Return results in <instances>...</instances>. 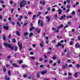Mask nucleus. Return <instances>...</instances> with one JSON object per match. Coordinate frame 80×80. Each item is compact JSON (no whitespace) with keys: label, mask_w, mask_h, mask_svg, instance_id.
Returning a JSON list of instances; mask_svg holds the SVG:
<instances>
[{"label":"nucleus","mask_w":80,"mask_h":80,"mask_svg":"<svg viewBox=\"0 0 80 80\" xmlns=\"http://www.w3.org/2000/svg\"><path fill=\"white\" fill-rule=\"evenodd\" d=\"M4 46H6V47H8V48H10L11 50H15V51H16L17 50V48H18V47L17 46L13 47L12 46V45L8 43H5L4 44Z\"/></svg>","instance_id":"f257e3e1"},{"label":"nucleus","mask_w":80,"mask_h":80,"mask_svg":"<svg viewBox=\"0 0 80 80\" xmlns=\"http://www.w3.org/2000/svg\"><path fill=\"white\" fill-rule=\"evenodd\" d=\"M27 3V2L25 1H21L20 3V7L21 8H22L23 7H24V6H25Z\"/></svg>","instance_id":"f03ea898"},{"label":"nucleus","mask_w":80,"mask_h":80,"mask_svg":"<svg viewBox=\"0 0 80 80\" xmlns=\"http://www.w3.org/2000/svg\"><path fill=\"white\" fill-rule=\"evenodd\" d=\"M18 45L19 48V49L21 50L22 49V44H20V42H18Z\"/></svg>","instance_id":"7ed1b4c3"},{"label":"nucleus","mask_w":80,"mask_h":80,"mask_svg":"<svg viewBox=\"0 0 80 80\" xmlns=\"http://www.w3.org/2000/svg\"><path fill=\"white\" fill-rule=\"evenodd\" d=\"M75 48H78L80 47V44H78V42H77L75 45Z\"/></svg>","instance_id":"20e7f679"},{"label":"nucleus","mask_w":80,"mask_h":80,"mask_svg":"<svg viewBox=\"0 0 80 80\" xmlns=\"http://www.w3.org/2000/svg\"><path fill=\"white\" fill-rule=\"evenodd\" d=\"M5 25H4L3 27L4 29L6 30H8L9 29V27L8 26H5Z\"/></svg>","instance_id":"39448f33"},{"label":"nucleus","mask_w":80,"mask_h":80,"mask_svg":"<svg viewBox=\"0 0 80 80\" xmlns=\"http://www.w3.org/2000/svg\"><path fill=\"white\" fill-rule=\"evenodd\" d=\"M40 73L42 75H43V74H45V73H47V71L44 70L43 72H41Z\"/></svg>","instance_id":"423d86ee"},{"label":"nucleus","mask_w":80,"mask_h":80,"mask_svg":"<svg viewBox=\"0 0 80 80\" xmlns=\"http://www.w3.org/2000/svg\"><path fill=\"white\" fill-rule=\"evenodd\" d=\"M46 19H48V20L47 21V22H50V18L48 16H47L46 17Z\"/></svg>","instance_id":"0eeeda50"},{"label":"nucleus","mask_w":80,"mask_h":80,"mask_svg":"<svg viewBox=\"0 0 80 80\" xmlns=\"http://www.w3.org/2000/svg\"><path fill=\"white\" fill-rule=\"evenodd\" d=\"M58 14L59 15L60 14H62V12H63V11H62V10H61V9H60L59 8L58 10Z\"/></svg>","instance_id":"6e6552de"},{"label":"nucleus","mask_w":80,"mask_h":80,"mask_svg":"<svg viewBox=\"0 0 80 80\" xmlns=\"http://www.w3.org/2000/svg\"><path fill=\"white\" fill-rule=\"evenodd\" d=\"M59 46L61 47V46H62V44L59 42H58V44L56 45V47H58Z\"/></svg>","instance_id":"1a4fd4ad"},{"label":"nucleus","mask_w":80,"mask_h":80,"mask_svg":"<svg viewBox=\"0 0 80 80\" xmlns=\"http://www.w3.org/2000/svg\"><path fill=\"white\" fill-rule=\"evenodd\" d=\"M5 79L6 80H10V78H9V77L7 75L5 76Z\"/></svg>","instance_id":"9d476101"},{"label":"nucleus","mask_w":80,"mask_h":80,"mask_svg":"<svg viewBox=\"0 0 80 80\" xmlns=\"http://www.w3.org/2000/svg\"><path fill=\"white\" fill-rule=\"evenodd\" d=\"M36 77L37 78H40V73L39 72H37L36 74Z\"/></svg>","instance_id":"9b49d317"},{"label":"nucleus","mask_w":80,"mask_h":80,"mask_svg":"<svg viewBox=\"0 0 80 80\" xmlns=\"http://www.w3.org/2000/svg\"><path fill=\"white\" fill-rule=\"evenodd\" d=\"M2 38L3 40H4V41H6V40H7V39L6 38L5 35L4 34H3Z\"/></svg>","instance_id":"f8f14e48"},{"label":"nucleus","mask_w":80,"mask_h":80,"mask_svg":"<svg viewBox=\"0 0 80 80\" xmlns=\"http://www.w3.org/2000/svg\"><path fill=\"white\" fill-rule=\"evenodd\" d=\"M13 66H14L15 67H19V66L17 65V64L14 63L12 64Z\"/></svg>","instance_id":"ddd939ff"},{"label":"nucleus","mask_w":80,"mask_h":80,"mask_svg":"<svg viewBox=\"0 0 80 80\" xmlns=\"http://www.w3.org/2000/svg\"><path fill=\"white\" fill-rule=\"evenodd\" d=\"M34 29H35V28L33 27H32L29 29V31L30 32H32V30H33Z\"/></svg>","instance_id":"4468645a"},{"label":"nucleus","mask_w":80,"mask_h":80,"mask_svg":"<svg viewBox=\"0 0 80 80\" xmlns=\"http://www.w3.org/2000/svg\"><path fill=\"white\" fill-rule=\"evenodd\" d=\"M16 34L17 35H18V36H19V37L20 36V32H19V31H17Z\"/></svg>","instance_id":"2eb2a0df"},{"label":"nucleus","mask_w":80,"mask_h":80,"mask_svg":"<svg viewBox=\"0 0 80 80\" xmlns=\"http://www.w3.org/2000/svg\"><path fill=\"white\" fill-rule=\"evenodd\" d=\"M40 25L41 27H43V22H41L39 24Z\"/></svg>","instance_id":"dca6fc26"},{"label":"nucleus","mask_w":80,"mask_h":80,"mask_svg":"<svg viewBox=\"0 0 80 80\" xmlns=\"http://www.w3.org/2000/svg\"><path fill=\"white\" fill-rule=\"evenodd\" d=\"M8 75L9 76H10L11 75V72H10V71H8Z\"/></svg>","instance_id":"f3484780"},{"label":"nucleus","mask_w":80,"mask_h":80,"mask_svg":"<svg viewBox=\"0 0 80 80\" xmlns=\"http://www.w3.org/2000/svg\"><path fill=\"white\" fill-rule=\"evenodd\" d=\"M74 77H76V78H77V77H78V75H77V73H76L74 74Z\"/></svg>","instance_id":"a211bd4d"},{"label":"nucleus","mask_w":80,"mask_h":80,"mask_svg":"<svg viewBox=\"0 0 80 80\" xmlns=\"http://www.w3.org/2000/svg\"><path fill=\"white\" fill-rule=\"evenodd\" d=\"M64 17V18H66V15H65V14H63V16H62L61 17V18H62V19H63Z\"/></svg>","instance_id":"6ab92c4d"},{"label":"nucleus","mask_w":80,"mask_h":80,"mask_svg":"<svg viewBox=\"0 0 80 80\" xmlns=\"http://www.w3.org/2000/svg\"><path fill=\"white\" fill-rule=\"evenodd\" d=\"M33 35V34L32 32H31L30 34L29 35V37H31L32 36V35Z\"/></svg>","instance_id":"aec40b11"},{"label":"nucleus","mask_w":80,"mask_h":80,"mask_svg":"<svg viewBox=\"0 0 80 80\" xmlns=\"http://www.w3.org/2000/svg\"><path fill=\"white\" fill-rule=\"evenodd\" d=\"M41 13H42V12H38V14L37 16V17H38L41 14Z\"/></svg>","instance_id":"412c9836"},{"label":"nucleus","mask_w":80,"mask_h":80,"mask_svg":"<svg viewBox=\"0 0 80 80\" xmlns=\"http://www.w3.org/2000/svg\"><path fill=\"white\" fill-rule=\"evenodd\" d=\"M70 52H68L67 54V56L68 57H70Z\"/></svg>","instance_id":"4be33fe9"},{"label":"nucleus","mask_w":80,"mask_h":80,"mask_svg":"<svg viewBox=\"0 0 80 80\" xmlns=\"http://www.w3.org/2000/svg\"><path fill=\"white\" fill-rule=\"evenodd\" d=\"M12 42L13 43H16V40L15 39H12Z\"/></svg>","instance_id":"5701e85b"},{"label":"nucleus","mask_w":80,"mask_h":80,"mask_svg":"<svg viewBox=\"0 0 80 80\" xmlns=\"http://www.w3.org/2000/svg\"><path fill=\"white\" fill-rule=\"evenodd\" d=\"M24 35L25 36L28 35V33L27 32H25L24 33Z\"/></svg>","instance_id":"b1692460"},{"label":"nucleus","mask_w":80,"mask_h":80,"mask_svg":"<svg viewBox=\"0 0 80 80\" xmlns=\"http://www.w3.org/2000/svg\"><path fill=\"white\" fill-rule=\"evenodd\" d=\"M17 24H18V25L20 27H21V25H20V24L19 23V22H17Z\"/></svg>","instance_id":"393cba45"},{"label":"nucleus","mask_w":80,"mask_h":80,"mask_svg":"<svg viewBox=\"0 0 80 80\" xmlns=\"http://www.w3.org/2000/svg\"><path fill=\"white\" fill-rule=\"evenodd\" d=\"M35 17H36V15H33V16L32 19L34 20V19H35Z\"/></svg>","instance_id":"a878e982"},{"label":"nucleus","mask_w":80,"mask_h":80,"mask_svg":"<svg viewBox=\"0 0 80 80\" xmlns=\"http://www.w3.org/2000/svg\"><path fill=\"white\" fill-rule=\"evenodd\" d=\"M36 31L37 32H38V33H40V30H38V29H36Z\"/></svg>","instance_id":"bb28decb"},{"label":"nucleus","mask_w":80,"mask_h":80,"mask_svg":"<svg viewBox=\"0 0 80 80\" xmlns=\"http://www.w3.org/2000/svg\"><path fill=\"white\" fill-rule=\"evenodd\" d=\"M58 64H60V63H61V60H59L58 61Z\"/></svg>","instance_id":"cd10ccee"},{"label":"nucleus","mask_w":80,"mask_h":80,"mask_svg":"<svg viewBox=\"0 0 80 80\" xmlns=\"http://www.w3.org/2000/svg\"><path fill=\"white\" fill-rule=\"evenodd\" d=\"M72 77H68L67 78V79L68 80H69L70 79H72Z\"/></svg>","instance_id":"c85d7f7f"},{"label":"nucleus","mask_w":80,"mask_h":80,"mask_svg":"<svg viewBox=\"0 0 80 80\" xmlns=\"http://www.w3.org/2000/svg\"><path fill=\"white\" fill-rule=\"evenodd\" d=\"M52 58V59H53V60H55L57 58V57H54Z\"/></svg>","instance_id":"c756f323"},{"label":"nucleus","mask_w":80,"mask_h":80,"mask_svg":"<svg viewBox=\"0 0 80 80\" xmlns=\"http://www.w3.org/2000/svg\"><path fill=\"white\" fill-rule=\"evenodd\" d=\"M73 42H71L69 43V45H73Z\"/></svg>","instance_id":"7c9ffc66"},{"label":"nucleus","mask_w":80,"mask_h":80,"mask_svg":"<svg viewBox=\"0 0 80 80\" xmlns=\"http://www.w3.org/2000/svg\"><path fill=\"white\" fill-rule=\"evenodd\" d=\"M67 7L68 8H69L70 7V5L68 4L67 6Z\"/></svg>","instance_id":"2f4dec72"},{"label":"nucleus","mask_w":80,"mask_h":80,"mask_svg":"<svg viewBox=\"0 0 80 80\" xmlns=\"http://www.w3.org/2000/svg\"><path fill=\"white\" fill-rule=\"evenodd\" d=\"M12 55L16 57V56H17V53H12Z\"/></svg>","instance_id":"473e14b6"},{"label":"nucleus","mask_w":80,"mask_h":80,"mask_svg":"<svg viewBox=\"0 0 80 80\" xmlns=\"http://www.w3.org/2000/svg\"><path fill=\"white\" fill-rule=\"evenodd\" d=\"M11 22V23H12V24L13 25H14L15 24V22Z\"/></svg>","instance_id":"72a5a7b5"},{"label":"nucleus","mask_w":80,"mask_h":80,"mask_svg":"<svg viewBox=\"0 0 80 80\" xmlns=\"http://www.w3.org/2000/svg\"><path fill=\"white\" fill-rule=\"evenodd\" d=\"M71 14H72V15H74V14H75V11H73L71 13Z\"/></svg>","instance_id":"f704fd0d"},{"label":"nucleus","mask_w":80,"mask_h":80,"mask_svg":"<svg viewBox=\"0 0 80 80\" xmlns=\"http://www.w3.org/2000/svg\"><path fill=\"white\" fill-rule=\"evenodd\" d=\"M76 67H77V68H80V65L79 64H77L76 65Z\"/></svg>","instance_id":"c9c22d12"},{"label":"nucleus","mask_w":80,"mask_h":80,"mask_svg":"<svg viewBox=\"0 0 80 80\" xmlns=\"http://www.w3.org/2000/svg\"><path fill=\"white\" fill-rule=\"evenodd\" d=\"M27 74H24L23 75V77L25 78H26V77H27Z\"/></svg>","instance_id":"e433bc0d"},{"label":"nucleus","mask_w":80,"mask_h":80,"mask_svg":"<svg viewBox=\"0 0 80 80\" xmlns=\"http://www.w3.org/2000/svg\"><path fill=\"white\" fill-rule=\"evenodd\" d=\"M40 45L41 47H43V44H42V43H40Z\"/></svg>","instance_id":"4c0bfd02"},{"label":"nucleus","mask_w":80,"mask_h":80,"mask_svg":"<svg viewBox=\"0 0 80 80\" xmlns=\"http://www.w3.org/2000/svg\"><path fill=\"white\" fill-rule=\"evenodd\" d=\"M0 3H4V2L3 1H0Z\"/></svg>","instance_id":"58836bf2"},{"label":"nucleus","mask_w":80,"mask_h":80,"mask_svg":"<svg viewBox=\"0 0 80 80\" xmlns=\"http://www.w3.org/2000/svg\"><path fill=\"white\" fill-rule=\"evenodd\" d=\"M70 10V9H68L66 10V13H68V12H69V11Z\"/></svg>","instance_id":"ea45409f"},{"label":"nucleus","mask_w":80,"mask_h":80,"mask_svg":"<svg viewBox=\"0 0 80 80\" xmlns=\"http://www.w3.org/2000/svg\"><path fill=\"white\" fill-rule=\"evenodd\" d=\"M8 20L9 21H11V20H12V18L10 17H9L8 18Z\"/></svg>","instance_id":"a19ab883"},{"label":"nucleus","mask_w":80,"mask_h":80,"mask_svg":"<svg viewBox=\"0 0 80 80\" xmlns=\"http://www.w3.org/2000/svg\"><path fill=\"white\" fill-rule=\"evenodd\" d=\"M45 4V1H43L42 2V5H44Z\"/></svg>","instance_id":"79ce46f5"},{"label":"nucleus","mask_w":80,"mask_h":80,"mask_svg":"<svg viewBox=\"0 0 80 80\" xmlns=\"http://www.w3.org/2000/svg\"><path fill=\"white\" fill-rule=\"evenodd\" d=\"M43 64H42L41 65H40V67H41V68H42V67H43Z\"/></svg>","instance_id":"37998d69"},{"label":"nucleus","mask_w":80,"mask_h":80,"mask_svg":"<svg viewBox=\"0 0 80 80\" xmlns=\"http://www.w3.org/2000/svg\"><path fill=\"white\" fill-rule=\"evenodd\" d=\"M55 32H56V33H58V32H59V30H56L55 31Z\"/></svg>","instance_id":"c03bdc74"},{"label":"nucleus","mask_w":80,"mask_h":80,"mask_svg":"<svg viewBox=\"0 0 80 80\" xmlns=\"http://www.w3.org/2000/svg\"><path fill=\"white\" fill-rule=\"evenodd\" d=\"M63 27V24H61V25L59 27L60 28H62Z\"/></svg>","instance_id":"a18cd8bd"},{"label":"nucleus","mask_w":80,"mask_h":80,"mask_svg":"<svg viewBox=\"0 0 80 80\" xmlns=\"http://www.w3.org/2000/svg\"><path fill=\"white\" fill-rule=\"evenodd\" d=\"M67 3H70V0H67Z\"/></svg>","instance_id":"49530a36"},{"label":"nucleus","mask_w":80,"mask_h":80,"mask_svg":"<svg viewBox=\"0 0 80 80\" xmlns=\"http://www.w3.org/2000/svg\"><path fill=\"white\" fill-rule=\"evenodd\" d=\"M31 58H32V59H33V60H35V58H34L33 57H30Z\"/></svg>","instance_id":"de8ad7c7"},{"label":"nucleus","mask_w":80,"mask_h":80,"mask_svg":"<svg viewBox=\"0 0 80 80\" xmlns=\"http://www.w3.org/2000/svg\"><path fill=\"white\" fill-rule=\"evenodd\" d=\"M56 40H53L52 41V42L53 43H55V42H56Z\"/></svg>","instance_id":"09e8293b"},{"label":"nucleus","mask_w":80,"mask_h":80,"mask_svg":"<svg viewBox=\"0 0 80 80\" xmlns=\"http://www.w3.org/2000/svg\"><path fill=\"white\" fill-rule=\"evenodd\" d=\"M68 27V25L65 26L64 27V29H65L66 28H67V27Z\"/></svg>","instance_id":"8fccbe9b"},{"label":"nucleus","mask_w":80,"mask_h":80,"mask_svg":"<svg viewBox=\"0 0 80 80\" xmlns=\"http://www.w3.org/2000/svg\"><path fill=\"white\" fill-rule=\"evenodd\" d=\"M13 1L12 0H11L10 1V4H13Z\"/></svg>","instance_id":"3c124183"},{"label":"nucleus","mask_w":80,"mask_h":80,"mask_svg":"<svg viewBox=\"0 0 80 80\" xmlns=\"http://www.w3.org/2000/svg\"><path fill=\"white\" fill-rule=\"evenodd\" d=\"M30 55H34V53L33 52H31L30 53Z\"/></svg>","instance_id":"603ef678"},{"label":"nucleus","mask_w":80,"mask_h":80,"mask_svg":"<svg viewBox=\"0 0 80 80\" xmlns=\"http://www.w3.org/2000/svg\"><path fill=\"white\" fill-rule=\"evenodd\" d=\"M3 72H6V68H4L3 69Z\"/></svg>","instance_id":"864d4df0"},{"label":"nucleus","mask_w":80,"mask_h":80,"mask_svg":"<svg viewBox=\"0 0 80 80\" xmlns=\"http://www.w3.org/2000/svg\"><path fill=\"white\" fill-rule=\"evenodd\" d=\"M11 37V34H9V35L8 36V38H11V37Z\"/></svg>","instance_id":"5fc2aeb1"},{"label":"nucleus","mask_w":80,"mask_h":80,"mask_svg":"<svg viewBox=\"0 0 80 80\" xmlns=\"http://www.w3.org/2000/svg\"><path fill=\"white\" fill-rule=\"evenodd\" d=\"M22 63V60H21L19 62V64H21V63Z\"/></svg>","instance_id":"6e6d98bb"},{"label":"nucleus","mask_w":80,"mask_h":80,"mask_svg":"<svg viewBox=\"0 0 80 80\" xmlns=\"http://www.w3.org/2000/svg\"><path fill=\"white\" fill-rule=\"evenodd\" d=\"M71 60H67V63H68V62H70Z\"/></svg>","instance_id":"4d7b16f0"},{"label":"nucleus","mask_w":80,"mask_h":80,"mask_svg":"<svg viewBox=\"0 0 80 80\" xmlns=\"http://www.w3.org/2000/svg\"><path fill=\"white\" fill-rule=\"evenodd\" d=\"M63 3L64 5H66L67 4V2L66 1H65L63 2Z\"/></svg>","instance_id":"13d9d810"},{"label":"nucleus","mask_w":80,"mask_h":80,"mask_svg":"<svg viewBox=\"0 0 80 80\" xmlns=\"http://www.w3.org/2000/svg\"><path fill=\"white\" fill-rule=\"evenodd\" d=\"M2 16L1 15H0V20H2Z\"/></svg>","instance_id":"bf43d9fd"},{"label":"nucleus","mask_w":80,"mask_h":80,"mask_svg":"<svg viewBox=\"0 0 80 80\" xmlns=\"http://www.w3.org/2000/svg\"><path fill=\"white\" fill-rule=\"evenodd\" d=\"M52 12H55V8H53L52 9Z\"/></svg>","instance_id":"052dcab7"},{"label":"nucleus","mask_w":80,"mask_h":80,"mask_svg":"<svg viewBox=\"0 0 80 80\" xmlns=\"http://www.w3.org/2000/svg\"><path fill=\"white\" fill-rule=\"evenodd\" d=\"M57 65V63H54L53 65V66L54 67H55V66H56V65Z\"/></svg>","instance_id":"680f3d73"},{"label":"nucleus","mask_w":80,"mask_h":80,"mask_svg":"<svg viewBox=\"0 0 80 80\" xmlns=\"http://www.w3.org/2000/svg\"><path fill=\"white\" fill-rule=\"evenodd\" d=\"M69 67H73V65L72 64H70L69 66Z\"/></svg>","instance_id":"e2e57ef3"},{"label":"nucleus","mask_w":80,"mask_h":80,"mask_svg":"<svg viewBox=\"0 0 80 80\" xmlns=\"http://www.w3.org/2000/svg\"><path fill=\"white\" fill-rule=\"evenodd\" d=\"M33 47H36V44H33L32 45Z\"/></svg>","instance_id":"0e129e2a"},{"label":"nucleus","mask_w":80,"mask_h":80,"mask_svg":"<svg viewBox=\"0 0 80 80\" xmlns=\"http://www.w3.org/2000/svg\"><path fill=\"white\" fill-rule=\"evenodd\" d=\"M44 57L45 58H47V56H46V55H44Z\"/></svg>","instance_id":"69168bd1"},{"label":"nucleus","mask_w":80,"mask_h":80,"mask_svg":"<svg viewBox=\"0 0 80 80\" xmlns=\"http://www.w3.org/2000/svg\"><path fill=\"white\" fill-rule=\"evenodd\" d=\"M13 9H12L11 11V13H13Z\"/></svg>","instance_id":"338daca9"},{"label":"nucleus","mask_w":80,"mask_h":80,"mask_svg":"<svg viewBox=\"0 0 80 80\" xmlns=\"http://www.w3.org/2000/svg\"><path fill=\"white\" fill-rule=\"evenodd\" d=\"M57 17H58V16L57 15V14L55 15V17L56 18H57Z\"/></svg>","instance_id":"774afa93"}]
</instances>
